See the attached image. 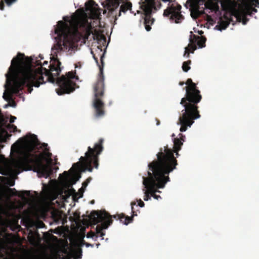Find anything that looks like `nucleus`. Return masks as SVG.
Here are the masks:
<instances>
[{"label":"nucleus","instance_id":"f257e3e1","mask_svg":"<svg viewBox=\"0 0 259 259\" xmlns=\"http://www.w3.org/2000/svg\"><path fill=\"white\" fill-rule=\"evenodd\" d=\"M24 57V54L18 53L11 61V65L6 74V90L3 96L6 101L12 100L13 94H18L24 85L27 87L28 92L31 93L33 87H39L41 84L45 83L44 74L47 76L49 82L54 83L56 81L59 86L56 89L58 95L70 94L75 90L76 84L73 79H78L75 70L57 77L61 72V63L58 60L51 63L49 69L43 67L40 60H36L35 65L40 67L34 69L28 66L31 65L32 59L27 57L25 60L26 65L23 61Z\"/></svg>","mask_w":259,"mask_h":259},{"label":"nucleus","instance_id":"f03ea898","mask_svg":"<svg viewBox=\"0 0 259 259\" xmlns=\"http://www.w3.org/2000/svg\"><path fill=\"white\" fill-rule=\"evenodd\" d=\"M25 142V149L21 153L22 156L17 159H14L11 163L12 168L17 172H20V169L25 167L26 170H32L36 172L39 177L48 178L53 173L52 167L49 164H45L44 160L46 156L51 158L52 153L49 152V148L47 143H42L41 147L44 151L42 154L37 155L32 153L35 147L39 144L36 135L30 134L24 138Z\"/></svg>","mask_w":259,"mask_h":259},{"label":"nucleus","instance_id":"7ed1b4c3","mask_svg":"<svg viewBox=\"0 0 259 259\" xmlns=\"http://www.w3.org/2000/svg\"><path fill=\"white\" fill-rule=\"evenodd\" d=\"M70 26L62 21L58 22L55 29V44L52 48L54 54L73 48L75 44L81 39L85 42L92 33L91 26L78 16L73 15L70 21Z\"/></svg>","mask_w":259,"mask_h":259},{"label":"nucleus","instance_id":"20e7f679","mask_svg":"<svg viewBox=\"0 0 259 259\" xmlns=\"http://www.w3.org/2000/svg\"><path fill=\"white\" fill-rule=\"evenodd\" d=\"M162 153L158 154V160H153L148 164V177H143V184L145 188L150 190L151 196L158 200L161 198L159 195L155 194L157 189L163 188L166 183L170 181L168 175L176 168L177 163L174 159L170 157L163 156ZM157 192H160L159 191Z\"/></svg>","mask_w":259,"mask_h":259},{"label":"nucleus","instance_id":"39448f33","mask_svg":"<svg viewBox=\"0 0 259 259\" xmlns=\"http://www.w3.org/2000/svg\"><path fill=\"white\" fill-rule=\"evenodd\" d=\"M185 83L187 85L184 88L186 90L185 96L180 102L185 109L182 111V114L180 116L178 122V124L181 125L180 131L181 132H185L188 127H191L194 120L201 117L198 106L202 99L201 92L191 78H188Z\"/></svg>","mask_w":259,"mask_h":259},{"label":"nucleus","instance_id":"423d86ee","mask_svg":"<svg viewBox=\"0 0 259 259\" xmlns=\"http://www.w3.org/2000/svg\"><path fill=\"white\" fill-rule=\"evenodd\" d=\"M131 204L132 212V215L131 217L125 215L123 213L112 216L105 210L92 211L88 217L92 220L93 225H95L99 223H101V225H98L96 227V234L100 235L101 237H103L105 235V233L103 230L107 229L112 224V217L115 219L119 220L120 222L126 225L132 222L133 217L137 215V212L134 210V205H135L136 203L135 201H133Z\"/></svg>","mask_w":259,"mask_h":259},{"label":"nucleus","instance_id":"0eeeda50","mask_svg":"<svg viewBox=\"0 0 259 259\" xmlns=\"http://www.w3.org/2000/svg\"><path fill=\"white\" fill-rule=\"evenodd\" d=\"M104 140L102 138L99 139L98 143H96L94 148L88 147V151L85 153V157L81 156L79 158L80 161L74 163L72 168L76 169L82 168V171L88 170L92 172L93 166L98 168L99 166V155L103 150V143Z\"/></svg>","mask_w":259,"mask_h":259},{"label":"nucleus","instance_id":"6e6552de","mask_svg":"<svg viewBox=\"0 0 259 259\" xmlns=\"http://www.w3.org/2000/svg\"><path fill=\"white\" fill-rule=\"evenodd\" d=\"M104 53L100 57L102 67L99 66L100 73L97 82L94 87L95 98L93 101V106L95 110V116L97 117L102 116L105 114L104 110V103L101 100L104 93V76L103 71Z\"/></svg>","mask_w":259,"mask_h":259},{"label":"nucleus","instance_id":"1a4fd4ad","mask_svg":"<svg viewBox=\"0 0 259 259\" xmlns=\"http://www.w3.org/2000/svg\"><path fill=\"white\" fill-rule=\"evenodd\" d=\"M191 34L190 36L189 41L190 43L188 44V47L185 48V53L184 56H186L187 57H189L190 53H193L194 51L196 50L197 45L200 48H202L205 46V42L206 38L203 36H199L193 34L192 31H191Z\"/></svg>","mask_w":259,"mask_h":259},{"label":"nucleus","instance_id":"9d476101","mask_svg":"<svg viewBox=\"0 0 259 259\" xmlns=\"http://www.w3.org/2000/svg\"><path fill=\"white\" fill-rule=\"evenodd\" d=\"M143 7V11L145 14V27L146 30L147 31H149L151 29L150 25H152L154 21V19L151 18V15L153 9H155V3L153 1L150 3H148L147 4L144 5Z\"/></svg>","mask_w":259,"mask_h":259},{"label":"nucleus","instance_id":"9b49d317","mask_svg":"<svg viewBox=\"0 0 259 259\" xmlns=\"http://www.w3.org/2000/svg\"><path fill=\"white\" fill-rule=\"evenodd\" d=\"M61 251L66 255L67 259H78L81 258L82 255L80 248H75L69 246L67 241L62 246Z\"/></svg>","mask_w":259,"mask_h":259},{"label":"nucleus","instance_id":"f8f14e48","mask_svg":"<svg viewBox=\"0 0 259 259\" xmlns=\"http://www.w3.org/2000/svg\"><path fill=\"white\" fill-rule=\"evenodd\" d=\"M252 12H256L257 10L255 8H252L251 11L250 9H247L239 12L237 15V19L239 22L241 21L242 24L245 25L249 20L247 18V15H251Z\"/></svg>","mask_w":259,"mask_h":259},{"label":"nucleus","instance_id":"ddd939ff","mask_svg":"<svg viewBox=\"0 0 259 259\" xmlns=\"http://www.w3.org/2000/svg\"><path fill=\"white\" fill-rule=\"evenodd\" d=\"M182 7L180 5L178 4L176 6H171V9L172 10L174 13L172 17L176 18L175 23H181L184 19V17L181 14V10Z\"/></svg>","mask_w":259,"mask_h":259},{"label":"nucleus","instance_id":"4468645a","mask_svg":"<svg viewBox=\"0 0 259 259\" xmlns=\"http://www.w3.org/2000/svg\"><path fill=\"white\" fill-rule=\"evenodd\" d=\"M179 151H174L173 149H171L170 148H169L168 147V146H164V150L163 151H162V149L161 148L160 149V152H159L157 154V157L158 158V154H159V153H162V155L161 156H166V155L167 156V157H171V159H174L176 160V163L178 164V162H177V160L176 159V158L174 157V153H176V155L177 156V157H178L179 156ZM156 160H158V159Z\"/></svg>","mask_w":259,"mask_h":259},{"label":"nucleus","instance_id":"2eb2a0df","mask_svg":"<svg viewBox=\"0 0 259 259\" xmlns=\"http://www.w3.org/2000/svg\"><path fill=\"white\" fill-rule=\"evenodd\" d=\"M231 21L232 20L230 18L224 15L220 18L216 27L220 31L224 30L229 26Z\"/></svg>","mask_w":259,"mask_h":259},{"label":"nucleus","instance_id":"dca6fc26","mask_svg":"<svg viewBox=\"0 0 259 259\" xmlns=\"http://www.w3.org/2000/svg\"><path fill=\"white\" fill-rule=\"evenodd\" d=\"M93 34L94 35V40H97L98 44L99 45V46H98V48L100 50V52H102V49L101 44L104 46V44L106 42V37L104 35L101 34L96 30Z\"/></svg>","mask_w":259,"mask_h":259},{"label":"nucleus","instance_id":"f3484780","mask_svg":"<svg viewBox=\"0 0 259 259\" xmlns=\"http://www.w3.org/2000/svg\"><path fill=\"white\" fill-rule=\"evenodd\" d=\"M8 192L10 195L12 196H18L22 199H25V195H26L28 197H29L30 196V192L29 191H22L20 192L19 194H18V191L15 188H8Z\"/></svg>","mask_w":259,"mask_h":259},{"label":"nucleus","instance_id":"a211bd4d","mask_svg":"<svg viewBox=\"0 0 259 259\" xmlns=\"http://www.w3.org/2000/svg\"><path fill=\"white\" fill-rule=\"evenodd\" d=\"M98 5L93 0H90L85 3V9L87 12H93L96 11Z\"/></svg>","mask_w":259,"mask_h":259},{"label":"nucleus","instance_id":"6ab92c4d","mask_svg":"<svg viewBox=\"0 0 259 259\" xmlns=\"http://www.w3.org/2000/svg\"><path fill=\"white\" fill-rule=\"evenodd\" d=\"M183 143L180 139L174 138V147L173 150L174 151H180L181 149V147Z\"/></svg>","mask_w":259,"mask_h":259},{"label":"nucleus","instance_id":"aec40b11","mask_svg":"<svg viewBox=\"0 0 259 259\" xmlns=\"http://www.w3.org/2000/svg\"><path fill=\"white\" fill-rule=\"evenodd\" d=\"M132 5L131 2H127L124 4L121 5L120 7L118 16H120V13H125L127 10H130L132 8Z\"/></svg>","mask_w":259,"mask_h":259},{"label":"nucleus","instance_id":"412c9836","mask_svg":"<svg viewBox=\"0 0 259 259\" xmlns=\"http://www.w3.org/2000/svg\"><path fill=\"white\" fill-rule=\"evenodd\" d=\"M173 11L172 9H171V7L169 8H168L167 9H165L163 13V16L165 17H168L170 15V20H176V18L174 17H172L173 14H174L173 13Z\"/></svg>","mask_w":259,"mask_h":259},{"label":"nucleus","instance_id":"4be33fe9","mask_svg":"<svg viewBox=\"0 0 259 259\" xmlns=\"http://www.w3.org/2000/svg\"><path fill=\"white\" fill-rule=\"evenodd\" d=\"M191 63V61L189 60L187 61L183 62L182 65V69L184 72H188L191 68L190 64Z\"/></svg>","mask_w":259,"mask_h":259},{"label":"nucleus","instance_id":"5701e85b","mask_svg":"<svg viewBox=\"0 0 259 259\" xmlns=\"http://www.w3.org/2000/svg\"><path fill=\"white\" fill-rule=\"evenodd\" d=\"M7 128L10 131V132L15 133L16 132H20V130H18L16 125L13 124H8L7 125Z\"/></svg>","mask_w":259,"mask_h":259},{"label":"nucleus","instance_id":"b1692460","mask_svg":"<svg viewBox=\"0 0 259 259\" xmlns=\"http://www.w3.org/2000/svg\"><path fill=\"white\" fill-rule=\"evenodd\" d=\"M151 192L150 190L147 189V190H145L144 192V200L145 201H148L151 198Z\"/></svg>","mask_w":259,"mask_h":259},{"label":"nucleus","instance_id":"393cba45","mask_svg":"<svg viewBox=\"0 0 259 259\" xmlns=\"http://www.w3.org/2000/svg\"><path fill=\"white\" fill-rule=\"evenodd\" d=\"M94 236H96V238L98 237V236H97L96 234L93 231H90L87 234V237L88 238H93Z\"/></svg>","mask_w":259,"mask_h":259},{"label":"nucleus","instance_id":"a878e982","mask_svg":"<svg viewBox=\"0 0 259 259\" xmlns=\"http://www.w3.org/2000/svg\"><path fill=\"white\" fill-rule=\"evenodd\" d=\"M74 191L75 190L72 188H71L65 191V193L66 195H68V196H69L70 195H72V192H74Z\"/></svg>","mask_w":259,"mask_h":259},{"label":"nucleus","instance_id":"bb28decb","mask_svg":"<svg viewBox=\"0 0 259 259\" xmlns=\"http://www.w3.org/2000/svg\"><path fill=\"white\" fill-rule=\"evenodd\" d=\"M16 1V0H5V2L9 6H11L13 3L15 2Z\"/></svg>","mask_w":259,"mask_h":259},{"label":"nucleus","instance_id":"cd10ccee","mask_svg":"<svg viewBox=\"0 0 259 259\" xmlns=\"http://www.w3.org/2000/svg\"><path fill=\"white\" fill-rule=\"evenodd\" d=\"M137 201L138 202V205L140 207H143L144 206L145 203L141 199L137 200Z\"/></svg>","mask_w":259,"mask_h":259},{"label":"nucleus","instance_id":"c85d7f7f","mask_svg":"<svg viewBox=\"0 0 259 259\" xmlns=\"http://www.w3.org/2000/svg\"><path fill=\"white\" fill-rule=\"evenodd\" d=\"M4 8H5L4 1H1L0 2V10L2 11H3L4 10Z\"/></svg>","mask_w":259,"mask_h":259},{"label":"nucleus","instance_id":"c756f323","mask_svg":"<svg viewBox=\"0 0 259 259\" xmlns=\"http://www.w3.org/2000/svg\"><path fill=\"white\" fill-rule=\"evenodd\" d=\"M179 138L183 142L185 141V136L182 134H179Z\"/></svg>","mask_w":259,"mask_h":259},{"label":"nucleus","instance_id":"7c9ffc66","mask_svg":"<svg viewBox=\"0 0 259 259\" xmlns=\"http://www.w3.org/2000/svg\"><path fill=\"white\" fill-rule=\"evenodd\" d=\"M16 119V117L14 116H11V118L10 119V122L11 123H13L15 121V120Z\"/></svg>","mask_w":259,"mask_h":259},{"label":"nucleus","instance_id":"2f4dec72","mask_svg":"<svg viewBox=\"0 0 259 259\" xmlns=\"http://www.w3.org/2000/svg\"><path fill=\"white\" fill-rule=\"evenodd\" d=\"M82 243L85 245L87 247H89V246L93 247V245L90 244L89 243H87L84 240H82Z\"/></svg>","mask_w":259,"mask_h":259},{"label":"nucleus","instance_id":"473e14b6","mask_svg":"<svg viewBox=\"0 0 259 259\" xmlns=\"http://www.w3.org/2000/svg\"><path fill=\"white\" fill-rule=\"evenodd\" d=\"M63 175L65 177L66 179H67L69 176L68 172L67 171H64Z\"/></svg>","mask_w":259,"mask_h":259},{"label":"nucleus","instance_id":"72a5a7b5","mask_svg":"<svg viewBox=\"0 0 259 259\" xmlns=\"http://www.w3.org/2000/svg\"><path fill=\"white\" fill-rule=\"evenodd\" d=\"M8 184L10 186H13L15 185V181L13 180H10Z\"/></svg>","mask_w":259,"mask_h":259},{"label":"nucleus","instance_id":"f704fd0d","mask_svg":"<svg viewBox=\"0 0 259 259\" xmlns=\"http://www.w3.org/2000/svg\"><path fill=\"white\" fill-rule=\"evenodd\" d=\"M64 20H65V22H63L64 23H67L68 24L69 26H70V21H71V19L70 20H66L65 18H64Z\"/></svg>","mask_w":259,"mask_h":259},{"label":"nucleus","instance_id":"c9c22d12","mask_svg":"<svg viewBox=\"0 0 259 259\" xmlns=\"http://www.w3.org/2000/svg\"><path fill=\"white\" fill-rule=\"evenodd\" d=\"M80 67H81V65H80V63H78L77 64H75V68Z\"/></svg>","mask_w":259,"mask_h":259},{"label":"nucleus","instance_id":"e433bc0d","mask_svg":"<svg viewBox=\"0 0 259 259\" xmlns=\"http://www.w3.org/2000/svg\"><path fill=\"white\" fill-rule=\"evenodd\" d=\"M74 216H75V217H77V218H79V217H79V213H77V212H76L74 213Z\"/></svg>","mask_w":259,"mask_h":259},{"label":"nucleus","instance_id":"4c0bfd02","mask_svg":"<svg viewBox=\"0 0 259 259\" xmlns=\"http://www.w3.org/2000/svg\"><path fill=\"white\" fill-rule=\"evenodd\" d=\"M88 182H83V184H82V186H83V187H86V186L88 185Z\"/></svg>","mask_w":259,"mask_h":259},{"label":"nucleus","instance_id":"58836bf2","mask_svg":"<svg viewBox=\"0 0 259 259\" xmlns=\"http://www.w3.org/2000/svg\"><path fill=\"white\" fill-rule=\"evenodd\" d=\"M156 124L157 125H159L160 123V121L158 119H156Z\"/></svg>","mask_w":259,"mask_h":259},{"label":"nucleus","instance_id":"ea45409f","mask_svg":"<svg viewBox=\"0 0 259 259\" xmlns=\"http://www.w3.org/2000/svg\"><path fill=\"white\" fill-rule=\"evenodd\" d=\"M48 64V62L47 61H45L43 63V64H42V66L43 65H47Z\"/></svg>","mask_w":259,"mask_h":259},{"label":"nucleus","instance_id":"a19ab883","mask_svg":"<svg viewBox=\"0 0 259 259\" xmlns=\"http://www.w3.org/2000/svg\"><path fill=\"white\" fill-rule=\"evenodd\" d=\"M184 83H185L183 81H180L179 85L182 86V85H183L184 84Z\"/></svg>","mask_w":259,"mask_h":259},{"label":"nucleus","instance_id":"79ce46f5","mask_svg":"<svg viewBox=\"0 0 259 259\" xmlns=\"http://www.w3.org/2000/svg\"><path fill=\"white\" fill-rule=\"evenodd\" d=\"M12 106H15L16 104L14 101H13L12 103L11 104Z\"/></svg>","mask_w":259,"mask_h":259},{"label":"nucleus","instance_id":"37998d69","mask_svg":"<svg viewBox=\"0 0 259 259\" xmlns=\"http://www.w3.org/2000/svg\"><path fill=\"white\" fill-rule=\"evenodd\" d=\"M93 57H94V59L96 60V62L98 63V58L97 57H96L94 55H93Z\"/></svg>","mask_w":259,"mask_h":259},{"label":"nucleus","instance_id":"c03bdc74","mask_svg":"<svg viewBox=\"0 0 259 259\" xmlns=\"http://www.w3.org/2000/svg\"><path fill=\"white\" fill-rule=\"evenodd\" d=\"M39 57L40 58V59H44V57L42 56V55H41L40 54L39 55Z\"/></svg>","mask_w":259,"mask_h":259},{"label":"nucleus","instance_id":"a18cd8bd","mask_svg":"<svg viewBox=\"0 0 259 259\" xmlns=\"http://www.w3.org/2000/svg\"><path fill=\"white\" fill-rule=\"evenodd\" d=\"M91 180V178H88V179L87 180L86 182H88V183L90 182V181Z\"/></svg>","mask_w":259,"mask_h":259},{"label":"nucleus","instance_id":"49530a36","mask_svg":"<svg viewBox=\"0 0 259 259\" xmlns=\"http://www.w3.org/2000/svg\"><path fill=\"white\" fill-rule=\"evenodd\" d=\"M164 2H171L172 0H162Z\"/></svg>","mask_w":259,"mask_h":259},{"label":"nucleus","instance_id":"de8ad7c7","mask_svg":"<svg viewBox=\"0 0 259 259\" xmlns=\"http://www.w3.org/2000/svg\"><path fill=\"white\" fill-rule=\"evenodd\" d=\"M114 6L115 7V8H117L118 6V4H116V3H115L114 4Z\"/></svg>","mask_w":259,"mask_h":259},{"label":"nucleus","instance_id":"09e8293b","mask_svg":"<svg viewBox=\"0 0 259 259\" xmlns=\"http://www.w3.org/2000/svg\"><path fill=\"white\" fill-rule=\"evenodd\" d=\"M205 6L206 8H209V9H211V8H210V7H208V4H206L205 5Z\"/></svg>","mask_w":259,"mask_h":259},{"label":"nucleus","instance_id":"8fccbe9b","mask_svg":"<svg viewBox=\"0 0 259 259\" xmlns=\"http://www.w3.org/2000/svg\"><path fill=\"white\" fill-rule=\"evenodd\" d=\"M94 203H95V200H92V201H91V204H94Z\"/></svg>","mask_w":259,"mask_h":259},{"label":"nucleus","instance_id":"3c124183","mask_svg":"<svg viewBox=\"0 0 259 259\" xmlns=\"http://www.w3.org/2000/svg\"><path fill=\"white\" fill-rule=\"evenodd\" d=\"M198 12H199V13H200V14H203V13H204V11H202V12H200L199 11H198Z\"/></svg>","mask_w":259,"mask_h":259},{"label":"nucleus","instance_id":"603ef678","mask_svg":"<svg viewBox=\"0 0 259 259\" xmlns=\"http://www.w3.org/2000/svg\"><path fill=\"white\" fill-rule=\"evenodd\" d=\"M207 17L208 19H211V17L210 16L207 15Z\"/></svg>","mask_w":259,"mask_h":259},{"label":"nucleus","instance_id":"864d4df0","mask_svg":"<svg viewBox=\"0 0 259 259\" xmlns=\"http://www.w3.org/2000/svg\"><path fill=\"white\" fill-rule=\"evenodd\" d=\"M110 11H111V12H112V11H114V9H111L110 10Z\"/></svg>","mask_w":259,"mask_h":259},{"label":"nucleus","instance_id":"5fc2aeb1","mask_svg":"<svg viewBox=\"0 0 259 259\" xmlns=\"http://www.w3.org/2000/svg\"><path fill=\"white\" fill-rule=\"evenodd\" d=\"M175 134H173L172 135V137H175Z\"/></svg>","mask_w":259,"mask_h":259},{"label":"nucleus","instance_id":"6e6d98bb","mask_svg":"<svg viewBox=\"0 0 259 259\" xmlns=\"http://www.w3.org/2000/svg\"><path fill=\"white\" fill-rule=\"evenodd\" d=\"M257 4H258V6H259V2L257 1Z\"/></svg>","mask_w":259,"mask_h":259},{"label":"nucleus","instance_id":"4d7b16f0","mask_svg":"<svg viewBox=\"0 0 259 259\" xmlns=\"http://www.w3.org/2000/svg\"><path fill=\"white\" fill-rule=\"evenodd\" d=\"M257 4H258V6H259V2L257 1Z\"/></svg>","mask_w":259,"mask_h":259}]
</instances>
